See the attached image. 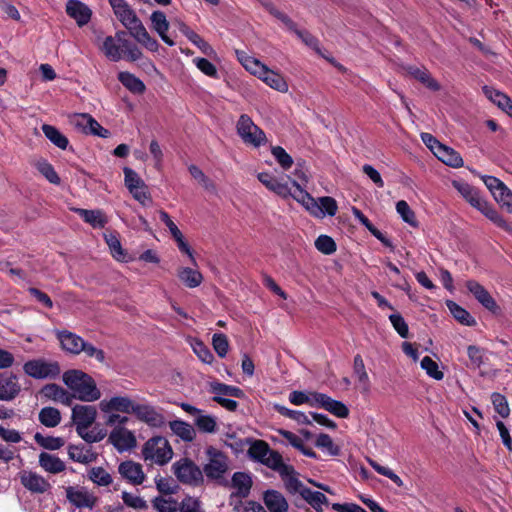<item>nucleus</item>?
<instances>
[{"instance_id":"27","label":"nucleus","mask_w":512,"mask_h":512,"mask_svg":"<svg viewBox=\"0 0 512 512\" xmlns=\"http://www.w3.org/2000/svg\"><path fill=\"white\" fill-rule=\"evenodd\" d=\"M484 95L512 118V99L505 93L489 86L483 87Z\"/></svg>"},{"instance_id":"19","label":"nucleus","mask_w":512,"mask_h":512,"mask_svg":"<svg viewBox=\"0 0 512 512\" xmlns=\"http://www.w3.org/2000/svg\"><path fill=\"white\" fill-rule=\"evenodd\" d=\"M252 477L250 473L235 472L231 478L230 487L233 490L231 500L234 498L243 499L249 496L252 488Z\"/></svg>"},{"instance_id":"24","label":"nucleus","mask_w":512,"mask_h":512,"mask_svg":"<svg viewBox=\"0 0 512 512\" xmlns=\"http://www.w3.org/2000/svg\"><path fill=\"white\" fill-rule=\"evenodd\" d=\"M151 28L159 35L161 40L168 46H174L175 42L171 39L167 32L170 27V23L164 12L160 10L153 11L150 15Z\"/></svg>"},{"instance_id":"49","label":"nucleus","mask_w":512,"mask_h":512,"mask_svg":"<svg viewBox=\"0 0 512 512\" xmlns=\"http://www.w3.org/2000/svg\"><path fill=\"white\" fill-rule=\"evenodd\" d=\"M396 211L405 223L412 227H418L416 215L405 200L396 203Z\"/></svg>"},{"instance_id":"30","label":"nucleus","mask_w":512,"mask_h":512,"mask_svg":"<svg viewBox=\"0 0 512 512\" xmlns=\"http://www.w3.org/2000/svg\"><path fill=\"white\" fill-rule=\"evenodd\" d=\"M434 155L444 164L454 168H460L464 164L461 155L453 148L444 144L441 145Z\"/></svg>"},{"instance_id":"26","label":"nucleus","mask_w":512,"mask_h":512,"mask_svg":"<svg viewBox=\"0 0 512 512\" xmlns=\"http://www.w3.org/2000/svg\"><path fill=\"white\" fill-rule=\"evenodd\" d=\"M353 374L357 379L361 393L369 394L371 390V382L366 371L364 360L360 354L355 355L353 359Z\"/></svg>"},{"instance_id":"18","label":"nucleus","mask_w":512,"mask_h":512,"mask_svg":"<svg viewBox=\"0 0 512 512\" xmlns=\"http://www.w3.org/2000/svg\"><path fill=\"white\" fill-rule=\"evenodd\" d=\"M134 402L127 396H113L109 399H103L99 403L102 413L121 412L131 414Z\"/></svg>"},{"instance_id":"59","label":"nucleus","mask_w":512,"mask_h":512,"mask_svg":"<svg viewBox=\"0 0 512 512\" xmlns=\"http://www.w3.org/2000/svg\"><path fill=\"white\" fill-rule=\"evenodd\" d=\"M121 498L126 506L135 510H144L148 507L147 502L138 494L123 491Z\"/></svg>"},{"instance_id":"15","label":"nucleus","mask_w":512,"mask_h":512,"mask_svg":"<svg viewBox=\"0 0 512 512\" xmlns=\"http://www.w3.org/2000/svg\"><path fill=\"white\" fill-rule=\"evenodd\" d=\"M71 417L76 431L90 428L97 417V410L91 405H76L72 408Z\"/></svg>"},{"instance_id":"9","label":"nucleus","mask_w":512,"mask_h":512,"mask_svg":"<svg viewBox=\"0 0 512 512\" xmlns=\"http://www.w3.org/2000/svg\"><path fill=\"white\" fill-rule=\"evenodd\" d=\"M172 468L175 476L182 483L197 485L203 480L202 470L187 458L175 462Z\"/></svg>"},{"instance_id":"40","label":"nucleus","mask_w":512,"mask_h":512,"mask_svg":"<svg viewBox=\"0 0 512 512\" xmlns=\"http://www.w3.org/2000/svg\"><path fill=\"white\" fill-rule=\"evenodd\" d=\"M38 419L42 425L48 428L56 427L61 422V413L57 408L44 407L38 414Z\"/></svg>"},{"instance_id":"8","label":"nucleus","mask_w":512,"mask_h":512,"mask_svg":"<svg viewBox=\"0 0 512 512\" xmlns=\"http://www.w3.org/2000/svg\"><path fill=\"white\" fill-rule=\"evenodd\" d=\"M24 372L35 379L56 378L61 368L57 361L36 359L27 361L23 366Z\"/></svg>"},{"instance_id":"37","label":"nucleus","mask_w":512,"mask_h":512,"mask_svg":"<svg viewBox=\"0 0 512 512\" xmlns=\"http://www.w3.org/2000/svg\"><path fill=\"white\" fill-rule=\"evenodd\" d=\"M261 463L277 471L280 475L287 473V471H291V466L283 462V458L280 453L271 449Z\"/></svg>"},{"instance_id":"25","label":"nucleus","mask_w":512,"mask_h":512,"mask_svg":"<svg viewBox=\"0 0 512 512\" xmlns=\"http://www.w3.org/2000/svg\"><path fill=\"white\" fill-rule=\"evenodd\" d=\"M57 338L61 343V347L68 353L80 354L83 350L84 340L75 333L67 330L58 331Z\"/></svg>"},{"instance_id":"44","label":"nucleus","mask_w":512,"mask_h":512,"mask_svg":"<svg viewBox=\"0 0 512 512\" xmlns=\"http://www.w3.org/2000/svg\"><path fill=\"white\" fill-rule=\"evenodd\" d=\"M102 51L111 61L117 62L123 58V51L120 48V44L116 42L113 36H108L104 39Z\"/></svg>"},{"instance_id":"55","label":"nucleus","mask_w":512,"mask_h":512,"mask_svg":"<svg viewBox=\"0 0 512 512\" xmlns=\"http://www.w3.org/2000/svg\"><path fill=\"white\" fill-rule=\"evenodd\" d=\"M271 153L283 170H289L293 166V158L281 146H273Z\"/></svg>"},{"instance_id":"54","label":"nucleus","mask_w":512,"mask_h":512,"mask_svg":"<svg viewBox=\"0 0 512 512\" xmlns=\"http://www.w3.org/2000/svg\"><path fill=\"white\" fill-rule=\"evenodd\" d=\"M315 445L331 456H337L340 453L339 447L335 445L332 438L325 433H321L317 436Z\"/></svg>"},{"instance_id":"22","label":"nucleus","mask_w":512,"mask_h":512,"mask_svg":"<svg viewBox=\"0 0 512 512\" xmlns=\"http://www.w3.org/2000/svg\"><path fill=\"white\" fill-rule=\"evenodd\" d=\"M66 13L80 27L86 25L92 15L91 9L80 0H68L66 3Z\"/></svg>"},{"instance_id":"45","label":"nucleus","mask_w":512,"mask_h":512,"mask_svg":"<svg viewBox=\"0 0 512 512\" xmlns=\"http://www.w3.org/2000/svg\"><path fill=\"white\" fill-rule=\"evenodd\" d=\"M210 387L211 392L214 394V396H220L225 398L226 396L241 398L244 395L243 391L240 388L236 386L226 385L220 382H213L211 383Z\"/></svg>"},{"instance_id":"48","label":"nucleus","mask_w":512,"mask_h":512,"mask_svg":"<svg viewBox=\"0 0 512 512\" xmlns=\"http://www.w3.org/2000/svg\"><path fill=\"white\" fill-rule=\"evenodd\" d=\"M35 442L47 450H58L64 446L65 441L61 437L44 436L37 432L34 435Z\"/></svg>"},{"instance_id":"50","label":"nucleus","mask_w":512,"mask_h":512,"mask_svg":"<svg viewBox=\"0 0 512 512\" xmlns=\"http://www.w3.org/2000/svg\"><path fill=\"white\" fill-rule=\"evenodd\" d=\"M88 478L98 486H108L113 481L112 476L102 467L91 468Z\"/></svg>"},{"instance_id":"32","label":"nucleus","mask_w":512,"mask_h":512,"mask_svg":"<svg viewBox=\"0 0 512 512\" xmlns=\"http://www.w3.org/2000/svg\"><path fill=\"white\" fill-rule=\"evenodd\" d=\"M171 431L180 437L183 441L191 442L196 437V431L193 426L182 420H174L169 423Z\"/></svg>"},{"instance_id":"17","label":"nucleus","mask_w":512,"mask_h":512,"mask_svg":"<svg viewBox=\"0 0 512 512\" xmlns=\"http://www.w3.org/2000/svg\"><path fill=\"white\" fill-rule=\"evenodd\" d=\"M466 288L484 308L492 313L499 311V306L496 301L480 283L475 280H468L466 282Z\"/></svg>"},{"instance_id":"60","label":"nucleus","mask_w":512,"mask_h":512,"mask_svg":"<svg viewBox=\"0 0 512 512\" xmlns=\"http://www.w3.org/2000/svg\"><path fill=\"white\" fill-rule=\"evenodd\" d=\"M193 63L195 66L206 76L218 79L219 74L216 66L206 58H194Z\"/></svg>"},{"instance_id":"31","label":"nucleus","mask_w":512,"mask_h":512,"mask_svg":"<svg viewBox=\"0 0 512 512\" xmlns=\"http://www.w3.org/2000/svg\"><path fill=\"white\" fill-rule=\"evenodd\" d=\"M68 455L71 460L82 464L91 463L97 458L92 449L84 445H70L68 447Z\"/></svg>"},{"instance_id":"64","label":"nucleus","mask_w":512,"mask_h":512,"mask_svg":"<svg viewBox=\"0 0 512 512\" xmlns=\"http://www.w3.org/2000/svg\"><path fill=\"white\" fill-rule=\"evenodd\" d=\"M180 512H204L201 508V502L194 497L187 496L179 504Z\"/></svg>"},{"instance_id":"39","label":"nucleus","mask_w":512,"mask_h":512,"mask_svg":"<svg viewBox=\"0 0 512 512\" xmlns=\"http://www.w3.org/2000/svg\"><path fill=\"white\" fill-rule=\"evenodd\" d=\"M301 497L317 512H322L324 506L328 505V499L322 492L313 491L310 488L304 490Z\"/></svg>"},{"instance_id":"34","label":"nucleus","mask_w":512,"mask_h":512,"mask_svg":"<svg viewBox=\"0 0 512 512\" xmlns=\"http://www.w3.org/2000/svg\"><path fill=\"white\" fill-rule=\"evenodd\" d=\"M79 216L88 224L94 228H103L107 219L104 213L100 210H87V209H76Z\"/></svg>"},{"instance_id":"42","label":"nucleus","mask_w":512,"mask_h":512,"mask_svg":"<svg viewBox=\"0 0 512 512\" xmlns=\"http://www.w3.org/2000/svg\"><path fill=\"white\" fill-rule=\"evenodd\" d=\"M194 424L199 431L213 434L217 431V418L213 415L204 414L202 411L194 419Z\"/></svg>"},{"instance_id":"11","label":"nucleus","mask_w":512,"mask_h":512,"mask_svg":"<svg viewBox=\"0 0 512 512\" xmlns=\"http://www.w3.org/2000/svg\"><path fill=\"white\" fill-rule=\"evenodd\" d=\"M67 500L75 507L92 509L97 503L93 492L83 486H68L65 488Z\"/></svg>"},{"instance_id":"10","label":"nucleus","mask_w":512,"mask_h":512,"mask_svg":"<svg viewBox=\"0 0 512 512\" xmlns=\"http://www.w3.org/2000/svg\"><path fill=\"white\" fill-rule=\"evenodd\" d=\"M468 203L498 227L505 230L509 228L507 221L498 213L494 206L480 194L479 191L468 200Z\"/></svg>"},{"instance_id":"4","label":"nucleus","mask_w":512,"mask_h":512,"mask_svg":"<svg viewBox=\"0 0 512 512\" xmlns=\"http://www.w3.org/2000/svg\"><path fill=\"white\" fill-rule=\"evenodd\" d=\"M296 188L294 200L300 203L312 216L324 218L325 216H334L337 213L338 205L334 198L329 196L313 198L297 181L292 182Z\"/></svg>"},{"instance_id":"51","label":"nucleus","mask_w":512,"mask_h":512,"mask_svg":"<svg viewBox=\"0 0 512 512\" xmlns=\"http://www.w3.org/2000/svg\"><path fill=\"white\" fill-rule=\"evenodd\" d=\"M324 410L338 418H347L349 416L348 407L343 402L335 400L330 396H328V400H326Z\"/></svg>"},{"instance_id":"2","label":"nucleus","mask_w":512,"mask_h":512,"mask_svg":"<svg viewBox=\"0 0 512 512\" xmlns=\"http://www.w3.org/2000/svg\"><path fill=\"white\" fill-rule=\"evenodd\" d=\"M63 383L71 391L74 399L83 402H95L101 398V391L95 380L87 373L79 369H70L62 375Z\"/></svg>"},{"instance_id":"1","label":"nucleus","mask_w":512,"mask_h":512,"mask_svg":"<svg viewBox=\"0 0 512 512\" xmlns=\"http://www.w3.org/2000/svg\"><path fill=\"white\" fill-rule=\"evenodd\" d=\"M119 21L129 30L130 35L143 47L151 52L159 49L158 41L151 37L135 12L124 0H109Z\"/></svg>"},{"instance_id":"57","label":"nucleus","mask_w":512,"mask_h":512,"mask_svg":"<svg viewBox=\"0 0 512 512\" xmlns=\"http://www.w3.org/2000/svg\"><path fill=\"white\" fill-rule=\"evenodd\" d=\"M191 347L193 349V352L202 362L206 364H211L213 362L214 356L212 352L201 340L195 339L191 343Z\"/></svg>"},{"instance_id":"33","label":"nucleus","mask_w":512,"mask_h":512,"mask_svg":"<svg viewBox=\"0 0 512 512\" xmlns=\"http://www.w3.org/2000/svg\"><path fill=\"white\" fill-rule=\"evenodd\" d=\"M41 129L45 137L56 147L62 150H65L68 147V138L62 134L55 126L43 124Z\"/></svg>"},{"instance_id":"41","label":"nucleus","mask_w":512,"mask_h":512,"mask_svg":"<svg viewBox=\"0 0 512 512\" xmlns=\"http://www.w3.org/2000/svg\"><path fill=\"white\" fill-rule=\"evenodd\" d=\"M177 275L182 283L189 288L198 287L203 280L202 274L199 271L188 267L178 269Z\"/></svg>"},{"instance_id":"21","label":"nucleus","mask_w":512,"mask_h":512,"mask_svg":"<svg viewBox=\"0 0 512 512\" xmlns=\"http://www.w3.org/2000/svg\"><path fill=\"white\" fill-rule=\"evenodd\" d=\"M118 471L124 479L133 485H141L146 479L142 465L131 460L122 462Z\"/></svg>"},{"instance_id":"28","label":"nucleus","mask_w":512,"mask_h":512,"mask_svg":"<svg viewBox=\"0 0 512 512\" xmlns=\"http://www.w3.org/2000/svg\"><path fill=\"white\" fill-rule=\"evenodd\" d=\"M39 466L46 472L51 474H58L66 469L63 460L54 454L41 452L39 454Z\"/></svg>"},{"instance_id":"36","label":"nucleus","mask_w":512,"mask_h":512,"mask_svg":"<svg viewBox=\"0 0 512 512\" xmlns=\"http://www.w3.org/2000/svg\"><path fill=\"white\" fill-rule=\"evenodd\" d=\"M284 481L285 487L291 494L303 495V491L307 490L306 487L297 477V473L291 466V471L280 475Z\"/></svg>"},{"instance_id":"46","label":"nucleus","mask_w":512,"mask_h":512,"mask_svg":"<svg viewBox=\"0 0 512 512\" xmlns=\"http://www.w3.org/2000/svg\"><path fill=\"white\" fill-rule=\"evenodd\" d=\"M274 409L282 416L290 418L300 425H310L312 423L308 415L302 411L292 410L280 404H275Z\"/></svg>"},{"instance_id":"29","label":"nucleus","mask_w":512,"mask_h":512,"mask_svg":"<svg viewBox=\"0 0 512 512\" xmlns=\"http://www.w3.org/2000/svg\"><path fill=\"white\" fill-rule=\"evenodd\" d=\"M264 503L270 512H287L288 502L282 493L276 490H267L263 497Z\"/></svg>"},{"instance_id":"7","label":"nucleus","mask_w":512,"mask_h":512,"mask_svg":"<svg viewBox=\"0 0 512 512\" xmlns=\"http://www.w3.org/2000/svg\"><path fill=\"white\" fill-rule=\"evenodd\" d=\"M207 463L203 467L206 477L211 480H220L229 470V459L225 453L213 446L206 449Z\"/></svg>"},{"instance_id":"58","label":"nucleus","mask_w":512,"mask_h":512,"mask_svg":"<svg viewBox=\"0 0 512 512\" xmlns=\"http://www.w3.org/2000/svg\"><path fill=\"white\" fill-rule=\"evenodd\" d=\"M212 346L220 358H225L229 351V341L225 334L215 333L212 336Z\"/></svg>"},{"instance_id":"52","label":"nucleus","mask_w":512,"mask_h":512,"mask_svg":"<svg viewBox=\"0 0 512 512\" xmlns=\"http://www.w3.org/2000/svg\"><path fill=\"white\" fill-rule=\"evenodd\" d=\"M495 201L508 213H512V191L504 184L496 193L492 195Z\"/></svg>"},{"instance_id":"20","label":"nucleus","mask_w":512,"mask_h":512,"mask_svg":"<svg viewBox=\"0 0 512 512\" xmlns=\"http://www.w3.org/2000/svg\"><path fill=\"white\" fill-rule=\"evenodd\" d=\"M21 391V385L16 375L1 373L0 374V400L12 401Z\"/></svg>"},{"instance_id":"14","label":"nucleus","mask_w":512,"mask_h":512,"mask_svg":"<svg viewBox=\"0 0 512 512\" xmlns=\"http://www.w3.org/2000/svg\"><path fill=\"white\" fill-rule=\"evenodd\" d=\"M258 180L270 191L282 198L292 197L296 194V189L292 190L288 182H283L269 172H261L257 175Z\"/></svg>"},{"instance_id":"5","label":"nucleus","mask_w":512,"mask_h":512,"mask_svg":"<svg viewBox=\"0 0 512 512\" xmlns=\"http://www.w3.org/2000/svg\"><path fill=\"white\" fill-rule=\"evenodd\" d=\"M236 132L247 146L259 148L267 143L265 132L247 114L240 115L236 123Z\"/></svg>"},{"instance_id":"3","label":"nucleus","mask_w":512,"mask_h":512,"mask_svg":"<svg viewBox=\"0 0 512 512\" xmlns=\"http://www.w3.org/2000/svg\"><path fill=\"white\" fill-rule=\"evenodd\" d=\"M236 53L239 62L252 75L258 77L266 85L276 91L281 93H286L288 91V84L281 74L269 69L258 59L246 54L243 51H237Z\"/></svg>"},{"instance_id":"63","label":"nucleus","mask_w":512,"mask_h":512,"mask_svg":"<svg viewBox=\"0 0 512 512\" xmlns=\"http://www.w3.org/2000/svg\"><path fill=\"white\" fill-rule=\"evenodd\" d=\"M315 247L317 248L318 251L326 255H330L336 251V244L334 240L327 235H320L315 240Z\"/></svg>"},{"instance_id":"47","label":"nucleus","mask_w":512,"mask_h":512,"mask_svg":"<svg viewBox=\"0 0 512 512\" xmlns=\"http://www.w3.org/2000/svg\"><path fill=\"white\" fill-rule=\"evenodd\" d=\"M248 445H249V449H248L249 457L255 461L260 462V463L266 457L267 453H269V451H270L269 445L263 440L251 441L249 439Z\"/></svg>"},{"instance_id":"23","label":"nucleus","mask_w":512,"mask_h":512,"mask_svg":"<svg viewBox=\"0 0 512 512\" xmlns=\"http://www.w3.org/2000/svg\"><path fill=\"white\" fill-rule=\"evenodd\" d=\"M41 394L48 400L58 402L66 406H71L74 400V396H72L68 390L55 383L46 384L42 388Z\"/></svg>"},{"instance_id":"38","label":"nucleus","mask_w":512,"mask_h":512,"mask_svg":"<svg viewBox=\"0 0 512 512\" xmlns=\"http://www.w3.org/2000/svg\"><path fill=\"white\" fill-rule=\"evenodd\" d=\"M446 305L450 313L453 315V317L461 324L466 326H474L476 324L475 318L471 316L466 309H464L454 301L449 300L447 301Z\"/></svg>"},{"instance_id":"56","label":"nucleus","mask_w":512,"mask_h":512,"mask_svg":"<svg viewBox=\"0 0 512 512\" xmlns=\"http://www.w3.org/2000/svg\"><path fill=\"white\" fill-rule=\"evenodd\" d=\"M420 366L423 370L426 371L427 375L435 380H442L444 378V373L439 370V366L437 362H435L429 356H425L422 358L420 362Z\"/></svg>"},{"instance_id":"16","label":"nucleus","mask_w":512,"mask_h":512,"mask_svg":"<svg viewBox=\"0 0 512 512\" xmlns=\"http://www.w3.org/2000/svg\"><path fill=\"white\" fill-rule=\"evenodd\" d=\"M108 440L119 452L130 450L136 445L133 432L125 427H115L111 431Z\"/></svg>"},{"instance_id":"6","label":"nucleus","mask_w":512,"mask_h":512,"mask_svg":"<svg viewBox=\"0 0 512 512\" xmlns=\"http://www.w3.org/2000/svg\"><path fill=\"white\" fill-rule=\"evenodd\" d=\"M142 455L146 461L165 465L172 459L173 450L165 437L155 436L146 441L142 448Z\"/></svg>"},{"instance_id":"35","label":"nucleus","mask_w":512,"mask_h":512,"mask_svg":"<svg viewBox=\"0 0 512 512\" xmlns=\"http://www.w3.org/2000/svg\"><path fill=\"white\" fill-rule=\"evenodd\" d=\"M408 73L430 90L438 91L440 89V85L427 69L411 66L408 68Z\"/></svg>"},{"instance_id":"43","label":"nucleus","mask_w":512,"mask_h":512,"mask_svg":"<svg viewBox=\"0 0 512 512\" xmlns=\"http://www.w3.org/2000/svg\"><path fill=\"white\" fill-rule=\"evenodd\" d=\"M118 79L132 93L141 94L145 91L144 83L129 72H120Z\"/></svg>"},{"instance_id":"53","label":"nucleus","mask_w":512,"mask_h":512,"mask_svg":"<svg viewBox=\"0 0 512 512\" xmlns=\"http://www.w3.org/2000/svg\"><path fill=\"white\" fill-rule=\"evenodd\" d=\"M37 170L52 184L59 185L60 177L54 167L46 160H40L36 163Z\"/></svg>"},{"instance_id":"13","label":"nucleus","mask_w":512,"mask_h":512,"mask_svg":"<svg viewBox=\"0 0 512 512\" xmlns=\"http://www.w3.org/2000/svg\"><path fill=\"white\" fill-rule=\"evenodd\" d=\"M131 414L151 427H161L165 423L163 415L147 402H134Z\"/></svg>"},{"instance_id":"62","label":"nucleus","mask_w":512,"mask_h":512,"mask_svg":"<svg viewBox=\"0 0 512 512\" xmlns=\"http://www.w3.org/2000/svg\"><path fill=\"white\" fill-rule=\"evenodd\" d=\"M152 506L158 512H176L178 510L177 502L174 499H166L158 496L152 500Z\"/></svg>"},{"instance_id":"12","label":"nucleus","mask_w":512,"mask_h":512,"mask_svg":"<svg viewBox=\"0 0 512 512\" xmlns=\"http://www.w3.org/2000/svg\"><path fill=\"white\" fill-rule=\"evenodd\" d=\"M22 486L32 494H44L51 489L49 481L32 470H21L18 473Z\"/></svg>"},{"instance_id":"61","label":"nucleus","mask_w":512,"mask_h":512,"mask_svg":"<svg viewBox=\"0 0 512 512\" xmlns=\"http://www.w3.org/2000/svg\"><path fill=\"white\" fill-rule=\"evenodd\" d=\"M370 466L380 475H383L387 478H389L393 483H395L398 487H402L403 486V481L402 479L397 475L395 474L390 468L386 467V466H382L380 465L379 463H377L376 461L374 460H371L369 459L368 460Z\"/></svg>"}]
</instances>
